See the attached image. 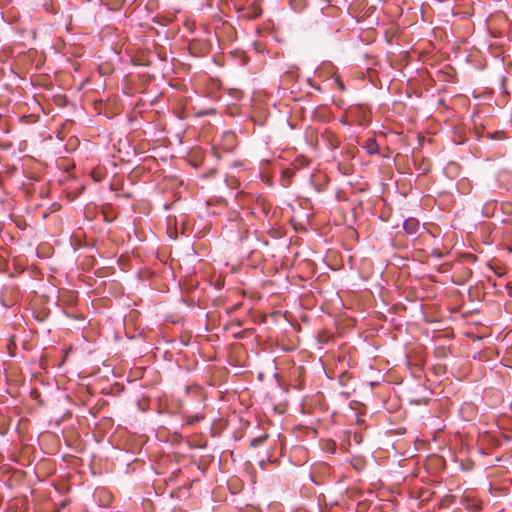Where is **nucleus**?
Returning a JSON list of instances; mask_svg holds the SVG:
<instances>
[{"label": "nucleus", "instance_id": "obj_2", "mask_svg": "<svg viewBox=\"0 0 512 512\" xmlns=\"http://www.w3.org/2000/svg\"><path fill=\"white\" fill-rule=\"evenodd\" d=\"M242 16L247 19H256L262 15V8L259 3L253 2L242 10Z\"/></svg>", "mask_w": 512, "mask_h": 512}, {"label": "nucleus", "instance_id": "obj_1", "mask_svg": "<svg viewBox=\"0 0 512 512\" xmlns=\"http://www.w3.org/2000/svg\"><path fill=\"white\" fill-rule=\"evenodd\" d=\"M189 51L194 56H204L210 51V44L205 40L194 39L189 43Z\"/></svg>", "mask_w": 512, "mask_h": 512}, {"label": "nucleus", "instance_id": "obj_5", "mask_svg": "<svg viewBox=\"0 0 512 512\" xmlns=\"http://www.w3.org/2000/svg\"><path fill=\"white\" fill-rule=\"evenodd\" d=\"M106 175V171L102 167H96L91 171V177L95 182H101Z\"/></svg>", "mask_w": 512, "mask_h": 512}, {"label": "nucleus", "instance_id": "obj_8", "mask_svg": "<svg viewBox=\"0 0 512 512\" xmlns=\"http://www.w3.org/2000/svg\"><path fill=\"white\" fill-rule=\"evenodd\" d=\"M332 79H333L334 84L337 86V88L340 91H345L346 90L345 85H344L343 80L340 77V75L335 74V75H333Z\"/></svg>", "mask_w": 512, "mask_h": 512}, {"label": "nucleus", "instance_id": "obj_16", "mask_svg": "<svg viewBox=\"0 0 512 512\" xmlns=\"http://www.w3.org/2000/svg\"><path fill=\"white\" fill-rule=\"evenodd\" d=\"M30 117H31V116H22V117L20 118V120H21L22 122H28V119H29Z\"/></svg>", "mask_w": 512, "mask_h": 512}, {"label": "nucleus", "instance_id": "obj_6", "mask_svg": "<svg viewBox=\"0 0 512 512\" xmlns=\"http://www.w3.org/2000/svg\"><path fill=\"white\" fill-rule=\"evenodd\" d=\"M268 438H269V434H267V433H264L258 437H255L250 441V447H252V448L259 447V446L265 444L266 441L268 440Z\"/></svg>", "mask_w": 512, "mask_h": 512}, {"label": "nucleus", "instance_id": "obj_18", "mask_svg": "<svg viewBox=\"0 0 512 512\" xmlns=\"http://www.w3.org/2000/svg\"><path fill=\"white\" fill-rule=\"evenodd\" d=\"M235 224L236 226H239L241 223H235L234 221H231V226Z\"/></svg>", "mask_w": 512, "mask_h": 512}, {"label": "nucleus", "instance_id": "obj_19", "mask_svg": "<svg viewBox=\"0 0 512 512\" xmlns=\"http://www.w3.org/2000/svg\"><path fill=\"white\" fill-rule=\"evenodd\" d=\"M325 2H330V0H324Z\"/></svg>", "mask_w": 512, "mask_h": 512}, {"label": "nucleus", "instance_id": "obj_15", "mask_svg": "<svg viewBox=\"0 0 512 512\" xmlns=\"http://www.w3.org/2000/svg\"><path fill=\"white\" fill-rule=\"evenodd\" d=\"M247 232H248L247 229H244L243 232H240L239 239L242 240Z\"/></svg>", "mask_w": 512, "mask_h": 512}, {"label": "nucleus", "instance_id": "obj_4", "mask_svg": "<svg viewBox=\"0 0 512 512\" xmlns=\"http://www.w3.org/2000/svg\"><path fill=\"white\" fill-rule=\"evenodd\" d=\"M365 149L368 154L374 155L379 152V147L375 139L369 138L366 141Z\"/></svg>", "mask_w": 512, "mask_h": 512}, {"label": "nucleus", "instance_id": "obj_10", "mask_svg": "<svg viewBox=\"0 0 512 512\" xmlns=\"http://www.w3.org/2000/svg\"><path fill=\"white\" fill-rule=\"evenodd\" d=\"M431 254L433 256H435L436 258H442L443 257V253L439 249H433Z\"/></svg>", "mask_w": 512, "mask_h": 512}, {"label": "nucleus", "instance_id": "obj_12", "mask_svg": "<svg viewBox=\"0 0 512 512\" xmlns=\"http://www.w3.org/2000/svg\"><path fill=\"white\" fill-rule=\"evenodd\" d=\"M296 161H300V164H301V165H306V164L308 163V161H307L304 157H302L301 159H300V158H297V160H296Z\"/></svg>", "mask_w": 512, "mask_h": 512}, {"label": "nucleus", "instance_id": "obj_14", "mask_svg": "<svg viewBox=\"0 0 512 512\" xmlns=\"http://www.w3.org/2000/svg\"><path fill=\"white\" fill-rule=\"evenodd\" d=\"M270 207H268L266 204H263V212L267 215L269 213Z\"/></svg>", "mask_w": 512, "mask_h": 512}, {"label": "nucleus", "instance_id": "obj_3", "mask_svg": "<svg viewBox=\"0 0 512 512\" xmlns=\"http://www.w3.org/2000/svg\"><path fill=\"white\" fill-rule=\"evenodd\" d=\"M419 226V221L414 217L407 218L403 223V229L407 234H415L418 231Z\"/></svg>", "mask_w": 512, "mask_h": 512}, {"label": "nucleus", "instance_id": "obj_13", "mask_svg": "<svg viewBox=\"0 0 512 512\" xmlns=\"http://www.w3.org/2000/svg\"><path fill=\"white\" fill-rule=\"evenodd\" d=\"M296 161H300V164H301V165H306V164L308 163V161H307L304 157H302L301 159H300V158H297V160H296Z\"/></svg>", "mask_w": 512, "mask_h": 512}, {"label": "nucleus", "instance_id": "obj_17", "mask_svg": "<svg viewBox=\"0 0 512 512\" xmlns=\"http://www.w3.org/2000/svg\"><path fill=\"white\" fill-rule=\"evenodd\" d=\"M480 509H481V507L479 505H476V509H474L473 511L478 512Z\"/></svg>", "mask_w": 512, "mask_h": 512}, {"label": "nucleus", "instance_id": "obj_7", "mask_svg": "<svg viewBox=\"0 0 512 512\" xmlns=\"http://www.w3.org/2000/svg\"><path fill=\"white\" fill-rule=\"evenodd\" d=\"M185 419H186V421H185L186 425H194L204 419V414L196 413L194 415H188L185 417Z\"/></svg>", "mask_w": 512, "mask_h": 512}, {"label": "nucleus", "instance_id": "obj_9", "mask_svg": "<svg viewBox=\"0 0 512 512\" xmlns=\"http://www.w3.org/2000/svg\"><path fill=\"white\" fill-rule=\"evenodd\" d=\"M225 140H227L229 143L233 144L235 141V135L233 133H227L224 135Z\"/></svg>", "mask_w": 512, "mask_h": 512}, {"label": "nucleus", "instance_id": "obj_11", "mask_svg": "<svg viewBox=\"0 0 512 512\" xmlns=\"http://www.w3.org/2000/svg\"><path fill=\"white\" fill-rule=\"evenodd\" d=\"M215 113H216V111L214 109H210V110H208L206 112H199L197 115L198 116H203V115H210V114H215Z\"/></svg>", "mask_w": 512, "mask_h": 512}]
</instances>
